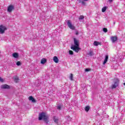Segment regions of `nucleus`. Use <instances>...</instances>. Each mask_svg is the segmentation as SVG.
<instances>
[{"instance_id":"obj_1","label":"nucleus","mask_w":125,"mask_h":125,"mask_svg":"<svg viewBox=\"0 0 125 125\" xmlns=\"http://www.w3.org/2000/svg\"><path fill=\"white\" fill-rule=\"evenodd\" d=\"M49 116L48 115L45 114L44 112H42L39 114V121H42L43 120L46 124H48V119Z\"/></svg>"},{"instance_id":"obj_2","label":"nucleus","mask_w":125,"mask_h":125,"mask_svg":"<svg viewBox=\"0 0 125 125\" xmlns=\"http://www.w3.org/2000/svg\"><path fill=\"white\" fill-rule=\"evenodd\" d=\"M67 26H68V28H69V29H70L71 30H75L76 27H75V26H74L72 24L71 21L67 20Z\"/></svg>"},{"instance_id":"obj_3","label":"nucleus","mask_w":125,"mask_h":125,"mask_svg":"<svg viewBox=\"0 0 125 125\" xmlns=\"http://www.w3.org/2000/svg\"><path fill=\"white\" fill-rule=\"evenodd\" d=\"M120 81L118 79H114V84L112 85V88H116L119 85V82Z\"/></svg>"},{"instance_id":"obj_4","label":"nucleus","mask_w":125,"mask_h":125,"mask_svg":"<svg viewBox=\"0 0 125 125\" xmlns=\"http://www.w3.org/2000/svg\"><path fill=\"white\" fill-rule=\"evenodd\" d=\"M79 46H71V49L74 50V51H75V52L78 53V52H79V51L81 50V48L79 47Z\"/></svg>"},{"instance_id":"obj_5","label":"nucleus","mask_w":125,"mask_h":125,"mask_svg":"<svg viewBox=\"0 0 125 125\" xmlns=\"http://www.w3.org/2000/svg\"><path fill=\"white\" fill-rule=\"evenodd\" d=\"M7 30L6 27L3 25L0 26V34H3L4 33V31Z\"/></svg>"},{"instance_id":"obj_6","label":"nucleus","mask_w":125,"mask_h":125,"mask_svg":"<svg viewBox=\"0 0 125 125\" xmlns=\"http://www.w3.org/2000/svg\"><path fill=\"white\" fill-rule=\"evenodd\" d=\"M15 8L13 5H10L7 8V12L9 13L12 12V10H14Z\"/></svg>"},{"instance_id":"obj_7","label":"nucleus","mask_w":125,"mask_h":125,"mask_svg":"<svg viewBox=\"0 0 125 125\" xmlns=\"http://www.w3.org/2000/svg\"><path fill=\"white\" fill-rule=\"evenodd\" d=\"M111 40L112 41V42L114 43V42H116L117 41H118V37L114 36H111Z\"/></svg>"},{"instance_id":"obj_8","label":"nucleus","mask_w":125,"mask_h":125,"mask_svg":"<svg viewBox=\"0 0 125 125\" xmlns=\"http://www.w3.org/2000/svg\"><path fill=\"white\" fill-rule=\"evenodd\" d=\"M74 42L75 44L74 46H80V45L79 44V41L77 40V39L74 38Z\"/></svg>"},{"instance_id":"obj_9","label":"nucleus","mask_w":125,"mask_h":125,"mask_svg":"<svg viewBox=\"0 0 125 125\" xmlns=\"http://www.w3.org/2000/svg\"><path fill=\"white\" fill-rule=\"evenodd\" d=\"M1 88H3V89H9L10 88V86L7 84H3L1 85Z\"/></svg>"},{"instance_id":"obj_10","label":"nucleus","mask_w":125,"mask_h":125,"mask_svg":"<svg viewBox=\"0 0 125 125\" xmlns=\"http://www.w3.org/2000/svg\"><path fill=\"white\" fill-rule=\"evenodd\" d=\"M53 121L56 124H58V122L59 121V120L58 119V117L56 116H54Z\"/></svg>"},{"instance_id":"obj_11","label":"nucleus","mask_w":125,"mask_h":125,"mask_svg":"<svg viewBox=\"0 0 125 125\" xmlns=\"http://www.w3.org/2000/svg\"><path fill=\"white\" fill-rule=\"evenodd\" d=\"M53 61L55 63H58V62H59V59H58V58H57V56H54L53 58Z\"/></svg>"},{"instance_id":"obj_12","label":"nucleus","mask_w":125,"mask_h":125,"mask_svg":"<svg viewBox=\"0 0 125 125\" xmlns=\"http://www.w3.org/2000/svg\"><path fill=\"white\" fill-rule=\"evenodd\" d=\"M108 58H109V57L108 56V55H106L105 58L103 62L104 65H105V64H106V63H107Z\"/></svg>"},{"instance_id":"obj_13","label":"nucleus","mask_w":125,"mask_h":125,"mask_svg":"<svg viewBox=\"0 0 125 125\" xmlns=\"http://www.w3.org/2000/svg\"><path fill=\"white\" fill-rule=\"evenodd\" d=\"M29 100H30V101H32V102L33 103H36V100H35V98H34L32 96H30L29 97Z\"/></svg>"},{"instance_id":"obj_14","label":"nucleus","mask_w":125,"mask_h":125,"mask_svg":"<svg viewBox=\"0 0 125 125\" xmlns=\"http://www.w3.org/2000/svg\"><path fill=\"white\" fill-rule=\"evenodd\" d=\"M46 62V59L43 58L41 60V64H45Z\"/></svg>"},{"instance_id":"obj_15","label":"nucleus","mask_w":125,"mask_h":125,"mask_svg":"<svg viewBox=\"0 0 125 125\" xmlns=\"http://www.w3.org/2000/svg\"><path fill=\"white\" fill-rule=\"evenodd\" d=\"M13 57H14L15 58H18V53H15L14 54H13Z\"/></svg>"},{"instance_id":"obj_16","label":"nucleus","mask_w":125,"mask_h":125,"mask_svg":"<svg viewBox=\"0 0 125 125\" xmlns=\"http://www.w3.org/2000/svg\"><path fill=\"white\" fill-rule=\"evenodd\" d=\"M99 44H100V42L97 41H95L94 42V45H95V46H97V45H98Z\"/></svg>"},{"instance_id":"obj_17","label":"nucleus","mask_w":125,"mask_h":125,"mask_svg":"<svg viewBox=\"0 0 125 125\" xmlns=\"http://www.w3.org/2000/svg\"><path fill=\"white\" fill-rule=\"evenodd\" d=\"M73 74L71 73L69 77L70 81H74V79H73Z\"/></svg>"},{"instance_id":"obj_18","label":"nucleus","mask_w":125,"mask_h":125,"mask_svg":"<svg viewBox=\"0 0 125 125\" xmlns=\"http://www.w3.org/2000/svg\"><path fill=\"white\" fill-rule=\"evenodd\" d=\"M14 81L16 83H18V81H19V78L17 77L14 78Z\"/></svg>"},{"instance_id":"obj_19","label":"nucleus","mask_w":125,"mask_h":125,"mask_svg":"<svg viewBox=\"0 0 125 125\" xmlns=\"http://www.w3.org/2000/svg\"><path fill=\"white\" fill-rule=\"evenodd\" d=\"M83 19H84V17H83V16H80L79 18V20H83Z\"/></svg>"},{"instance_id":"obj_20","label":"nucleus","mask_w":125,"mask_h":125,"mask_svg":"<svg viewBox=\"0 0 125 125\" xmlns=\"http://www.w3.org/2000/svg\"><path fill=\"white\" fill-rule=\"evenodd\" d=\"M85 111H86V112H88V111H89V106H86L85 107Z\"/></svg>"},{"instance_id":"obj_21","label":"nucleus","mask_w":125,"mask_h":125,"mask_svg":"<svg viewBox=\"0 0 125 125\" xmlns=\"http://www.w3.org/2000/svg\"><path fill=\"white\" fill-rule=\"evenodd\" d=\"M106 7H104L102 8V12H105L106 11Z\"/></svg>"},{"instance_id":"obj_22","label":"nucleus","mask_w":125,"mask_h":125,"mask_svg":"<svg viewBox=\"0 0 125 125\" xmlns=\"http://www.w3.org/2000/svg\"><path fill=\"white\" fill-rule=\"evenodd\" d=\"M103 31L104 32V33H107L108 32V30L107 29V28H103Z\"/></svg>"},{"instance_id":"obj_23","label":"nucleus","mask_w":125,"mask_h":125,"mask_svg":"<svg viewBox=\"0 0 125 125\" xmlns=\"http://www.w3.org/2000/svg\"><path fill=\"white\" fill-rule=\"evenodd\" d=\"M93 54V52L92 51H90L89 53H88V55H89V56H92V55Z\"/></svg>"},{"instance_id":"obj_24","label":"nucleus","mask_w":125,"mask_h":125,"mask_svg":"<svg viewBox=\"0 0 125 125\" xmlns=\"http://www.w3.org/2000/svg\"><path fill=\"white\" fill-rule=\"evenodd\" d=\"M69 53L70 55H73V54H74V52L72 50H69Z\"/></svg>"},{"instance_id":"obj_25","label":"nucleus","mask_w":125,"mask_h":125,"mask_svg":"<svg viewBox=\"0 0 125 125\" xmlns=\"http://www.w3.org/2000/svg\"><path fill=\"white\" fill-rule=\"evenodd\" d=\"M17 66H21V62H17Z\"/></svg>"},{"instance_id":"obj_26","label":"nucleus","mask_w":125,"mask_h":125,"mask_svg":"<svg viewBox=\"0 0 125 125\" xmlns=\"http://www.w3.org/2000/svg\"><path fill=\"white\" fill-rule=\"evenodd\" d=\"M57 109H58V110H61V105H57Z\"/></svg>"},{"instance_id":"obj_27","label":"nucleus","mask_w":125,"mask_h":125,"mask_svg":"<svg viewBox=\"0 0 125 125\" xmlns=\"http://www.w3.org/2000/svg\"><path fill=\"white\" fill-rule=\"evenodd\" d=\"M89 71H90V69L89 68H86L85 69V72H89Z\"/></svg>"},{"instance_id":"obj_28","label":"nucleus","mask_w":125,"mask_h":125,"mask_svg":"<svg viewBox=\"0 0 125 125\" xmlns=\"http://www.w3.org/2000/svg\"><path fill=\"white\" fill-rule=\"evenodd\" d=\"M0 82H1V83H3V79L0 77Z\"/></svg>"},{"instance_id":"obj_29","label":"nucleus","mask_w":125,"mask_h":125,"mask_svg":"<svg viewBox=\"0 0 125 125\" xmlns=\"http://www.w3.org/2000/svg\"><path fill=\"white\" fill-rule=\"evenodd\" d=\"M82 4H83V5H85V2H84V1H82Z\"/></svg>"},{"instance_id":"obj_30","label":"nucleus","mask_w":125,"mask_h":125,"mask_svg":"<svg viewBox=\"0 0 125 125\" xmlns=\"http://www.w3.org/2000/svg\"><path fill=\"white\" fill-rule=\"evenodd\" d=\"M76 35L77 36H78V35H79V32H78V31H77V32H76Z\"/></svg>"},{"instance_id":"obj_31","label":"nucleus","mask_w":125,"mask_h":125,"mask_svg":"<svg viewBox=\"0 0 125 125\" xmlns=\"http://www.w3.org/2000/svg\"><path fill=\"white\" fill-rule=\"evenodd\" d=\"M108 1H109V2H112L113 0H108Z\"/></svg>"},{"instance_id":"obj_32","label":"nucleus","mask_w":125,"mask_h":125,"mask_svg":"<svg viewBox=\"0 0 125 125\" xmlns=\"http://www.w3.org/2000/svg\"><path fill=\"white\" fill-rule=\"evenodd\" d=\"M85 0V1H87V0Z\"/></svg>"},{"instance_id":"obj_33","label":"nucleus","mask_w":125,"mask_h":125,"mask_svg":"<svg viewBox=\"0 0 125 125\" xmlns=\"http://www.w3.org/2000/svg\"><path fill=\"white\" fill-rule=\"evenodd\" d=\"M115 22H114V24H115Z\"/></svg>"}]
</instances>
